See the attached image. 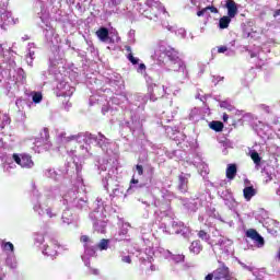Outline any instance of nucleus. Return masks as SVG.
I'll return each mask as SVG.
<instances>
[{
	"instance_id": "f257e3e1",
	"label": "nucleus",
	"mask_w": 280,
	"mask_h": 280,
	"mask_svg": "<svg viewBox=\"0 0 280 280\" xmlns=\"http://www.w3.org/2000/svg\"><path fill=\"white\" fill-rule=\"evenodd\" d=\"M57 141L61 145H67L69 156H91V145L101 148L106 154H108L110 148V140L102 132L97 135L81 132L67 136L65 131H61L57 135Z\"/></svg>"
},
{
	"instance_id": "f03ea898",
	"label": "nucleus",
	"mask_w": 280,
	"mask_h": 280,
	"mask_svg": "<svg viewBox=\"0 0 280 280\" xmlns=\"http://www.w3.org/2000/svg\"><path fill=\"white\" fill-rule=\"evenodd\" d=\"M154 58L159 62L166 65V71H174L177 73V80L183 82L189 78V71L185 61L178 57V51L172 47H165V42L161 40L158 43V49L154 52Z\"/></svg>"
},
{
	"instance_id": "7ed1b4c3",
	"label": "nucleus",
	"mask_w": 280,
	"mask_h": 280,
	"mask_svg": "<svg viewBox=\"0 0 280 280\" xmlns=\"http://www.w3.org/2000/svg\"><path fill=\"white\" fill-rule=\"evenodd\" d=\"M124 98L128 102V110L131 113V121H128L127 126L132 132H137V130L143 128L141 115L145 110V104H148L150 95L141 93L130 94L127 92L124 94Z\"/></svg>"
},
{
	"instance_id": "20e7f679",
	"label": "nucleus",
	"mask_w": 280,
	"mask_h": 280,
	"mask_svg": "<svg viewBox=\"0 0 280 280\" xmlns=\"http://www.w3.org/2000/svg\"><path fill=\"white\" fill-rule=\"evenodd\" d=\"M73 165L77 171V183L74 186L69 189L63 196V205H69L74 209H88L89 202L86 200V196L84 195L86 191V187L84 186V179L82 175H80V166L73 161Z\"/></svg>"
},
{
	"instance_id": "39448f33",
	"label": "nucleus",
	"mask_w": 280,
	"mask_h": 280,
	"mask_svg": "<svg viewBox=\"0 0 280 280\" xmlns=\"http://www.w3.org/2000/svg\"><path fill=\"white\" fill-rule=\"evenodd\" d=\"M93 211L90 213V220L93 222L94 231L106 233V211L110 209V199L98 197L92 206Z\"/></svg>"
},
{
	"instance_id": "423d86ee",
	"label": "nucleus",
	"mask_w": 280,
	"mask_h": 280,
	"mask_svg": "<svg viewBox=\"0 0 280 280\" xmlns=\"http://www.w3.org/2000/svg\"><path fill=\"white\" fill-rule=\"evenodd\" d=\"M58 194H60V190L55 188L51 194L43 196L38 189L34 188L33 196L31 198L33 211L38 215H44L46 213L48 218H56V215H58V211L47 205V198H56Z\"/></svg>"
},
{
	"instance_id": "0eeeda50",
	"label": "nucleus",
	"mask_w": 280,
	"mask_h": 280,
	"mask_svg": "<svg viewBox=\"0 0 280 280\" xmlns=\"http://www.w3.org/2000/svg\"><path fill=\"white\" fill-rule=\"evenodd\" d=\"M3 71L8 73V78L13 80L15 84H25L27 82L25 70H23V68L16 69V61H14V58H11L10 52H7V55L2 57L0 73H3Z\"/></svg>"
},
{
	"instance_id": "6e6552de",
	"label": "nucleus",
	"mask_w": 280,
	"mask_h": 280,
	"mask_svg": "<svg viewBox=\"0 0 280 280\" xmlns=\"http://www.w3.org/2000/svg\"><path fill=\"white\" fill-rule=\"evenodd\" d=\"M117 160L109 158V159H103L102 161L98 162L97 167H98V172L100 174L103 173V187L105 189V191H108V186L110 185V183H113V178H110V176H113V174H115V172H117Z\"/></svg>"
},
{
	"instance_id": "1a4fd4ad",
	"label": "nucleus",
	"mask_w": 280,
	"mask_h": 280,
	"mask_svg": "<svg viewBox=\"0 0 280 280\" xmlns=\"http://www.w3.org/2000/svg\"><path fill=\"white\" fill-rule=\"evenodd\" d=\"M38 15L42 23L46 25V28L44 30V36L47 45H49V47H56L60 45V36L56 33L54 27L49 26V13L42 11L38 13Z\"/></svg>"
},
{
	"instance_id": "9d476101",
	"label": "nucleus",
	"mask_w": 280,
	"mask_h": 280,
	"mask_svg": "<svg viewBox=\"0 0 280 280\" xmlns=\"http://www.w3.org/2000/svg\"><path fill=\"white\" fill-rule=\"evenodd\" d=\"M43 255H47V257H56L60 250H69L67 246H62L58 244V241L50 240L48 243L43 245Z\"/></svg>"
},
{
	"instance_id": "9b49d317",
	"label": "nucleus",
	"mask_w": 280,
	"mask_h": 280,
	"mask_svg": "<svg viewBox=\"0 0 280 280\" xmlns=\"http://www.w3.org/2000/svg\"><path fill=\"white\" fill-rule=\"evenodd\" d=\"M12 161L22 167V170H32L34 167V160L27 153H14L12 154Z\"/></svg>"
},
{
	"instance_id": "f8f14e48",
	"label": "nucleus",
	"mask_w": 280,
	"mask_h": 280,
	"mask_svg": "<svg viewBox=\"0 0 280 280\" xmlns=\"http://www.w3.org/2000/svg\"><path fill=\"white\" fill-rule=\"evenodd\" d=\"M170 233L183 235L185 240H189V237H191V229L180 221H172Z\"/></svg>"
},
{
	"instance_id": "ddd939ff",
	"label": "nucleus",
	"mask_w": 280,
	"mask_h": 280,
	"mask_svg": "<svg viewBox=\"0 0 280 280\" xmlns=\"http://www.w3.org/2000/svg\"><path fill=\"white\" fill-rule=\"evenodd\" d=\"M81 242L84 246V260L89 261V257H95V253L97 252V245H95L93 243V240H91V237H89L88 235H82Z\"/></svg>"
},
{
	"instance_id": "4468645a",
	"label": "nucleus",
	"mask_w": 280,
	"mask_h": 280,
	"mask_svg": "<svg viewBox=\"0 0 280 280\" xmlns=\"http://www.w3.org/2000/svg\"><path fill=\"white\" fill-rule=\"evenodd\" d=\"M57 91L58 97H71L75 93V88L71 86L67 79H65L57 84Z\"/></svg>"
},
{
	"instance_id": "2eb2a0df",
	"label": "nucleus",
	"mask_w": 280,
	"mask_h": 280,
	"mask_svg": "<svg viewBox=\"0 0 280 280\" xmlns=\"http://www.w3.org/2000/svg\"><path fill=\"white\" fill-rule=\"evenodd\" d=\"M65 55L60 52V46L50 47L49 62L50 67H58V65H62Z\"/></svg>"
},
{
	"instance_id": "dca6fc26",
	"label": "nucleus",
	"mask_w": 280,
	"mask_h": 280,
	"mask_svg": "<svg viewBox=\"0 0 280 280\" xmlns=\"http://www.w3.org/2000/svg\"><path fill=\"white\" fill-rule=\"evenodd\" d=\"M148 91L150 93L151 102H156V100L163 97L165 95V86L158 85L155 83H151L148 86Z\"/></svg>"
},
{
	"instance_id": "f3484780",
	"label": "nucleus",
	"mask_w": 280,
	"mask_h": 280,
	"mask_svg": "<svg viewBox=\"0 0 280 280\" xmlns=\"http://www.w3.org/2000/svg\"><path fill=\"white\" fill-rule=\"evenodd\" d=\"M218 195L222 200H224L225 207H229V209H235L237 207V201L235 200V197H233V192L231 190H219Z\"/></svg>"
},
{
	"instance_id": "a211bd4d",
	"label": "nucleus",
	"mask_w": 280,
	"mask_h": 280,
	"mask_svg": "<svg viewBox=\"0 0 280 280\" xmlns=\"http://www.w3.org/2000/svg\"><path fill=\"white\" fill-rule=\"evenodd\" d=\"M215 246H218V248L225 255H231V253H233V240L231 238L223 236L219 238L218 243H215Z\"/></svg>"
},
{
	"instance_id": "6ab92c4d",
	"label": "nucleus",
	"mask_w": 280,
	"mask_h": 280,
	"mask_svg": "<svg viewBox=\"0 0 280 280\" xmlns=\"http://www.w3.org/2000/svg\"><path fill=\"white\" fill-rule=\"evenodd\" d=\"M122 196H126V188L119 184H116L115 188L112 190V194H107V196H100L97 198H108L110 205H113L114 198H122Z\"/></svg>"
},
{
	"instance_id": "aec40b11",
	"label": "nucleus",
	"mask_w": 280,
	"mask_h": 280,
	"mask_svg": "<svg viewBox=\"0 0 280 280\" xmlns=\"http://www.w3.org/2000/svg\"><path fill=\"white\" fill-rule=\"evenodd\" d=\"M212 273L214 275V280H221V279L237 280V279L231 277L229 267H226L225 265H222L217 270L212 271Z\"/></svg>"
},
{
	"instance_id": "412c9836",
	"label": "nucleus",
	"mask_w": 280,
	"mask_h": 280,
	"mask_svg": "<svg viewBox=\"0 0 280 280\" xmlns=\"http://www.w3.org/2000/svg\"><path fill=\"white\" fill-rule=\"evenodd\" d=\"M246 237L252 240L254 242V244H256L257 248H264V244H266V242L259 235V232H257V230H254V229L247 230Z\"/></svg>"
},
{
	"instance_id": "4be33fe9",
	"label": "nucleus",
	"mask_w": 280,
	"mask_h": 280,
	"mask_svg": "<svg viewBox=\"0 0 280 280\" xmlns=\"http://www.w3.org/2000/svg\"><path fill=\"white\" fill-rule=\"evenodd\" d=\"M182 205L187 209V211H190V213H196L198 209H200V202L196 197H191L189 199H182Z\"/></svg>"
},
{
	"instance_id": "5701e85b",
	"label": "nucleus",
	"mask_w": 280,
	"mask_h": 280,
	"mask_svg": "<svg viewBox=\"0 0 280 280\" xmlns=\"http://www.w3.org/2000/svg\"><path fill=\"white\" fill-rule=\"evenodd\" d=\"M191 175L187 174V173H182L178 176V189L182 191V194H187V189H188V183H189V178Z\"/></svg>"
},
{
	"instance_id": "b1692460",
	"label": "nucleus",
	"mask_w": 280,
	"mask_h": 280,
	"mask_svg": "<svg viewBox=\"0 0 280 280\" xmlns=\"http://www.w3.org/2000/svg\"><path fill=\"white\" fill-rule=\"evenodd\" d=\"M0 19L3 25H16V23H19V19L14 20V18H12V12L10 11L0 12Z\"/></svg>"
},
{
	"instance_id": "393cba45",
	"label": "nucleus",
	"mask_w": 280,
	"mask_h": 280,
	"mask_svg": "<svg viewBox=\"0 0 280 280\" xmlns=\"http://www.w3.org/2000/svg\"><path fill=\"white\" fill-rule=\"evenodd\" d=\"M147 5L153 10V11H158V14H166L167 11L165 10V7H163V4H161V1L159 0H147Z\"/></svg>"
},
{
	"instance_id": "a878e982",
	"label": "nucleus",
	"mask_w": 280,
	"mask_h": 280,
	"mask_svg": "<svg viewBox=\"0 0 280 280\" xmlns=\"http://www.w3.org/2000/svg\"><path fill=\"white\" fill-rule=\"evenodd\" d=\"M36 46L34 44H28V51L26 54L25 60L28 67H34V60L36 58Z\"/></svg>"
},
{
	"instance_id": "bb28decb",
	"label": "nucleus",
	"mask_w": 280,
	"mask_h": 280,
	"mask_svg": "<svg viewBox=\"0 0 280 280\" xmlns=\"http://www.w3.org/2000/svg\"><path fill=\"white\" fill-rule=\"evenodd\" d=\"M96 36L101 40V43H110L113 39L110 38L109 32L106 27H100L96 31Z\"/></svg>"
},
{
	"instance_id": "cd10ccee",
	"label": "nucleus",
	"mask_w": 280,
	"mask_h": 280,
	"mask_svg": "<svg viewBox=\"0 0 280 280\" xmlns=\"http://www.w3.org/2000/svg\"><path fill=\"white\" fill-rule=\"evenodd\" d=\"M225 8L228 10V16H230V19H235V16H237V4L234 0H226Z\"/></svg>"
},
{
	"instance_id": "c85d7f7f",
	"label": "nucleus",
	"mask_w": 280,
	"mask_h": 280,
	"mask_svg": "<svg viewBox=\"0 0 280 280\" xmlns=\"http://www.w3.org/2000/svg\"><path fill=\"white\" fill-rule=\"evenodd\" d=\"M195 198H197L199 206L202 207V205H205V202H209L211 200V194H209V191H207V190H203V191L195 195Z\"/></svg>"
},
{
	"instance_id": "c756f323",
	"label": "nucleus",
	"mask_w": 280,
	"mask_h": 280,
	"mask_svg": "<svg viewBox=\"0 0 280 280\" xmlns=\"http://www.w3.org/2000/svg\"><path fill=\"white\" fill-rule=\"evenodd\" d=\"M0 248L4 253H8V255L14 254V244H12V242H8L5 240L0 238Z\"/></svg>"
},
{
	"instance_id": "7c9ffc66",
	"label": "nucleus",
	"mask_w": 280,
	"mask_h": 280,
	"mask_svg": "<svg viewBox=\"0 0 280 280\" xmlns=\"http://www.w3.org/2000/svg\"><path fill=\"white\" fill-rule=\"evenodd\" d=\"M243 196L247 202L257 196V190L253 186H247L243 189Z\"/></svg>"
},
{
	"instance_id": "2f4dec72",
	"label": "nucleus",
	"mask_w": 280,
	"mask_h": 280,
	"mask_svg": "<svg viewBox=\"0 0 280 280\" xmlns=\"http://www.w3.org/2000/svg\"><path fill=\"white\" fill-rule=\"evenodd\" d=\"M161 198H162V202L161 199H156L154 201L155 207H161L162 205H167V202H170V200H172V195H170V192H167V190L161 191Z\"/></svg>"
},
{
	"instance_id": "473e14b6",
	"label": "nucleus",
	"mask_w": 280,
	"mask_h": 280,
	"mask_svg": "<svg viewBox=\"0 0 280 280\" xmlns=\"http://www.w3.org/2000/svg\"><path fill=\"white\" fill-rule=\"evenodd\" d=\"M189 253L192 255H200L202 253V244L199 240L194 241L189 246Z\"/></svg>"
},
{
	"instance_id": "72a5a7b5",
	"label": "nucleus",
	"mask_w": 280,
	"mask_h": 280,
	"mask_svg": "<svg viewBox=\"0 0 280 280\" xmlns=\"http://www.w3.org/2000/svg\"><path fill=\"white\" fill-rule=\"evenodd\" d=\"M45 176L47 178H51L52 180H60V178H62V174L60 173V171H56L54 168H47L45 171Z\"/></svg>"
},
{
	"instance_id": "f704fd0d",
	"label": "nucleus",
	"mask_w": 280,
	"mask_h": 280,
	"mask_svg": "<svg viewBox=\"0 0 280 280\" xmlns=\"http://www.w3.org/2000/svg\"><path fill=\"white\" fill-rule=\"evenodd\" d=\"M128 226H130V224H122L120 231H118V233L115 235L116 242H121L122 240H125L126 235H128Z\"/></svg>"
},
{
	"instance_id": "c9c22d12",
	"label": "nucleus",
	"mask_w": 280,
	"mask_h": 280,
	"mask_svg": "<svg viewBox=\"0 0 280 280\" xmlns=\"http://www.w3.org/2000/svg\"><path fill=\"white\" fill-rule=\"evenodd\" d=\"M235 176H237V165L236 164H228L226 178H229V180H233V178H235Z\"/></svg>"
},
{
	"instance_id": "e433bc0d",
	"label": "nucleus",
	"mask_w": 280,
	"mask_h": 280,
	"mask_svg": "<svg viewBox=\"0 0 280 280\" xmlns=\"http://www.w3.org/2000/svg\"><path fill=\"white\" fill-rule=\"evenodd\" d=\"M61 220L63 224H71L73 222V212L70 209L63 210Z\"/></svg>"
},
{
	"instance_id": "4c0bfd02",
	"label": "nucleus",
	"mask_w": 280,
	"mask_h": 280,
	"mask_svg": "<svg viewBox=\"0 0 280 280\" xmlns=\"http://www.w3.org/2000/svg\"><path fill=\"white\" fill-rule=\"evenodd\" d=\"M162 13H159V11L152 10L151 8H149V10L144 11V15L147 16V19H150V21H159V16H161Z\"/></svg>"
},
{
	"instance_id": "58836bf2",
	"label": "nucleus",
	"mask_w": 280,
	"mask_h": 280,
	"mask_svg": "<svg viewBox=\"0 0 280 280\" xmlns=\"http://www.w3.org/2000/svg\"><path fill=\"white\" fill-rule=\"evenodd\" d=\"M82 261H84V266L88 268V275H94V277H98L100 269L91 267V261L85 260L84 256H81Z\"/></svg>"
},
{
	"instance_id": "ea45409f",
	"label": "nucleus",
	"mask_w": 280,
	"mask_h": 280,
	"mask_svg": "<svg viewBox=\"0 0 280 280\" xmlns=\"http://www.w3.org/2000/svg\"><path fill=\"white\" fill-rule=\"evenodd\" d=\"M209 12H211L212 14H218V8L206 7L197 12V16H205L206 14H209Z\"/></svg>"
},
{
	"instance_id": "a19ab883",
	"label": "nucleus",
	"mask_w": 280,
	"mask_h": 280,
	"mask_svg": "<svg viewBox=\"0 0 280 280\" xmlns=\"http://www.w3.org/2000/svg\"><path fill=\"white\" fill-rule=\"evenodd\" d=\"M209 128L214 130V132H222V130H224V124H222V121L213 120L209 124Z\"/></svg>"
},
{
	"instance_id": "79ce46f5",
	"label": "nucleus",
	"mask_w": 280,
	"mask_h": 280,
	"mask_svg": "<svg viewBox=\"0 0 280 280\" xmlns=\"http://www.w3.org/2000/svg\"><path fill=\"white\" fill-rule=\"evenodd\" d=\"M3 172H7L8 174H11L12 170H16V164H14V160L11 159V161H5L2 164Z\"/></svg>"
},
{
	"instance_id": "37998d69",
	"label": "nucleus",
	"mask_w": 280,
	"mask_h": 280,
	"mask_svg": "<svg viewBox=\"0 0 280 280\" xmlns=\"http://www.w3.org/2000/svg\"><path fill=\"white\" fill-rule=\"evenodd\" d=\"M5 264L7 266H9V268H12V269L16 268L18 266L16 256L14 254H8Z\"/></svg>"
},
{
	"instance_id": "c03bdc74",
	"label": "nucleus",
	"mask_w": 280,
	"mask_h": 280,
	"mask_svg": "<svg viewBox=\"0 0 280 280\" xmlns=\"http://www.w3.org/2000/svg\"><path fill=\"white\" fill-rule=\"evenodd\" d=\"M231 19L229 15H224L223 18H221L219 20V27L220 30H226V27H229V25H231Z\"/></svg>"
},
{
	"instance_id": "a18cd8bd",
	"label": "nucleus",
	"mask_w": 280,
	"mask_h": 280,
	"mask_svg": "<svg viewBox=\"0 0 280 280\" xmlns=\"http://www.w3.org/2000/svg\"><path fill=\"white\" fill-rule=\"evenodd\" d=\"M249 156L254 161L256 168L259 170V165H261V156L259 153L257 151H250Z\"/></svg>"
},
{
	"instance_id": "49530a36",
	"label": "nucleus",
	"mask_w": 280,
	"mask_h": 280,
	"mask_svg": "<svg viewBox=\"0 0 280 280\" xmlns=\"http://www.w3.org/2000/svg\"><path fill=\"white\" fill-rule=\"evenodd\" d=\"M167 257H171L175 264H183L185 261V255L178 254V255H173L172 252L166 250Z\"/></svg>"
},
{
	"instance_id": "de8ad7c7",
	"label": "nucleus",
	"mask_w": 280,
	"mask_h": 280,
	"mask_svg": "<svg viewBox=\"0 0 280 280\" xmlns=\"http://www.w3.org/2000/svg\"><path fill=\"white\" fill-rule=\"evenodd\" d=\"M192 165L197 168L202 167L205 173L207 174V164H205V162H202V158H200L199 155H197L194 161H192Z\"/></svg>"
},
{
	"instance_id": "09e8293b",
	"label": "nucleus",
	"mask_w": 280,
	"mask_h": 280,
	"mask_svg": "<svg viewBox=\"0 0 280 280\" xmlns=\"http://www.w3.org/2000/svg\"><path fill=\"white\" fill-rule=\"evenodd\" d=\"M5 126H10V116L0 114V132L5 128Z\"/></svg>"
},
{
	"instance_id": "8fccbe9b",
	"label": "nucleus",
	"mask_w": 280,
	"mask_h": 280,
	"mask_svg": "<svg viewBox=\"0 0 280 280\" xmlns=\"http://www.w3.org/2000/svg\"><path fill=\"white\" fill-rule=\"evenodd\" d=\"M110 244L109 240L102 238L98 244H96L97 250H108V246Z\"/></svg>"
},
{
	"instance_id": "3c124183",
	"label": "nucleus",
	"mask_w": 280,
	"mask_h": 280,
	"mask_svg": "<svg viewBox=\"0 0 280 280\" xmlns=\"http://www.w3.org/2000/svg\"><path fill=\"white\" fill-rule=\"evenodd\" d=\"M31 97L34 104H40L43 102V93L42 92H31Z\"/></svg>"
},
{
	"instance_id": "603ef678",
	"label": "nucleus",
	"mask_w": 280,
	"mask_h": 280,
	"mask_svg": "<svg viewBox=\"0 0 280 280\" xmlns=\"http://www.w3.org/2000/svg\"><path fill=\"white\" fill-rule=\"evenodd\" d=\"M198 237L202 240L203 242H207L208 244H211V235H209L205 230H201L198 232Z\"/></svg>"
},
{
	"instance_id": "864d4df0",
	"label": "nucleus",
	"mask_w": 280,
	"mask_h": 280,
	"mask_svg": "<svg viewBox=\"0 0 280 280\" xmlns=\"http://www.w3.org/2000/svg\"><path fill=\"white\" fill-rule=\"evenodd\" d=\"M221 108H225L226 110H235V107L231 105V101H220Z\"/></svg>"
},
{
	"instance_id": "5fc2aeb1",
	"label": "nucleus",
	"mask_w": 280,
	"mask_h": 280,
	"mask_svg": "<svg viewBox=\"0 0 280 280\" xmlns=\"http://www.w3.org/2000/svg\"><path fill=\"white\" fill-rule=\"evenodd\" d=\"M35 244H38L39 246H43L44 242H45V235L37 233L35 234Z\"/></svg>"
},
{
	"instance_id": "6e6d98bb",
	"label": "nucleus",
	"mask_w": 280,
	"mask_h": 280,
	"mask_svg": "<svg viewBox=\"0 0 280 280\" xmlns=\"http://www.w3.org/2000/svg\"><path fill=\"white\" fill-rule=\"evenodd\" d=\"M42 135V141L43 143L48 144L49 143V130L46 128L44 131L40 133Z\"/></svg>"
},
{
	"instance_id": "4d7b16f0",
	"label": "nucleus",
	"mask_w": 280,
	"mask_h": 280,
	"mask_svg": "<svg viewBox=\"0 0 280 280\" xmlns=\"http://www.w3.org/2000/svg\"><path fill=\"white\" fill-rule=\"evenodd\" d=\"M127 58L131 65H139V58L135 57L132 52H130Z\"/></svg>"
},
{
	"instance_id": "13d9d810",
	"label": "nucleus",
	"mask_w": 280,
	"mask_h": 280,
	"mask_svg": "<svg viewBox=\"0 0 280 280\" xmlns=\"http://www.w3.org/2000/svg\"><path fill=\"white\" fill-rule=\"evenodd\" d=\"M110 84H116V86H119L121 84V75H116V79H110Z\"/></svg>"
},
{
	"instance_id": "bf43d9fd",
	"label": "nucleus",
	"mask_w": 280,
	"mask_h": 280,
	"mask_svg": "<svg viewBox=\"0 0 280 280\" xmlns=\"http://www.w3.org/2000/svg\"><path fill=\"white\" fill-rule=\"evenodd\" d=\"M176 35L180 36V38H185L187 36V31H185V28H179L176 31Z\"/></svg>"
},
{
	"instance_id": "052dcab7",
	"label": "nucleus",
	"mask_w": 280,
	"mask_h": 280,
	"mask_svg": "<svg viewBox=\"0 0 280 280\" xmlns=\"http://www.w3.org/2000/svg\"><path fill=\"white\" fill-rule=\"evenodd\" d=\"M136 172L138 174V176H143V165H136Z\"/></svg>"
},
{
	"instance_id": "680f3d73",
	"label": "nucleus",
	"mask_w": 280,
	"mask_h": 280,
	"mask_svg": "<svg viewBox=\"0 0 280 280\" xmlns=\"http://www.w3.org/2000/svg\"><path fill=\"white\" fill-rule=\"evenodd\" d=\"M229 51V47L226 46H219L218 54H226Z\"/></svg>"
},
{
	"instance_id": "e2e57ef3",
	"label": "nucleus",
	"mask_w": 280,
	"mask_h": 280,
	"mask_svg": "<svg viewBox=\"0 0 280 280\" xmlns=\"http://www.w3.org/2000/svg\"><path fill=\"white\" fill-rule=\"evenodd\" d=\"M121 261L124 264H132V258L130 256H121Z\"/></svg>"
},
{
	"instance_id": "0e129e2a",
	"label": "nucleus",
	"mask_w": 280,
	"mask_h": 280,
	"mask_svg": "<svg viewBox=\"0 0 280 280\" xmlns=\"http://www.w3.org/2000/svg\"><path fill=\"white\" fill-rule=\"evenodd\" d=\"M260 110H265V113H270V106L266 104H260L259 105Z\"/></svg>"
},
{
	"instance_id": "69168bd1",
	"label": "nucleus",
	"mask_w": 280,
	"mask_h": 280,
	"mask_svg": "<svg viewBox=\"0 0 280 280\" xmlns=\"http://www.w3.org/2000/svg\"><path fill=\"white\" fill-rule=\"evenodd\" d=\"M203 280H215V276H214L213 271L210 272V273H208V275L205 277Z\"/></svg>"
},
{
	"instance_id": "338daca9",
	"label": "nucleus",
	"mask_w": 280,
	"mask_h": 280,
	"mask_svg": "<svg viewBox=\"0 0 280 280\" xmlns=\"http://www.w3.org/2000/svg\"><path fill=\"white\" fill-rule=\"evenodd\" d=\"M143 71H145V65L144 63H140L138 66V73H143Z\"/></svg>"
},
{
	"instance_id": "774afa93",
	"label": "nucleus",
	"mask_w": 280,
	"mask_h": 280,
	"mask_svg": "<svg viewBox=\"0 0 280 280\" xmlns=\"http://www.w3.org/2000/svg\"><path fill=\"white\" fill-rule=\"evenodd\" d=\"M7 8H8V2H3L2 4H0V12L8 11Z\"/></svg>"
}]
</instances>
